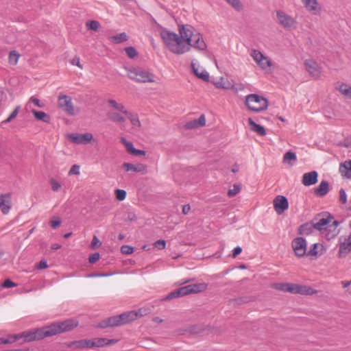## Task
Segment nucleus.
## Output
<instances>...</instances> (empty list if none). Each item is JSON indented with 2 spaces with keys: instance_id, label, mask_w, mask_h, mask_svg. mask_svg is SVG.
Segmentation results:
<instances>
[{
  "instance_id": "obj_44",
  "label": "nucleus",
  "mask_w": 351,
  "mask_h": 351,
  "mask_svg": "<svg viewBox=\"0 0 351 351\" xmlns=\"http://www.w3.org/2000/svg\"><path fill=\"white\" fill-rule=\"evenodd\" d=\"M125 50L127 56L130 58H134L137 56L136 50L135 49V48H134L132 47H127V48H125Z\"/></svg>"
},
{
  "instance_id": "obj_34",
  "label": "nucleus",
  "mask_w": 351,
  "mask_h": 351,
  "mask_svg": "<svg viewBox=\"0 0 351 351\" xmlns=\"http://www.w3.org/2000/svg\"><path fill=\"white\" fill-rule=\"evenodd\" d=\"M115 342L113 339H107L105 338H97L93 340L91 343V346H94L95 347H102L105 345H110Z\"/></svg>"
},
{
  "instance_id": "obj_59",
  "label": "nucleus",
  "mask_w": 351,
  "mask_h": 351,
  "mask_svg": "<svg viewBox=\"0 0 351 351\" xmlns=\"http://www.w3.org/2000/svg\"><path fill=\"white\" fill-rule=\"evenodd\" d=\"M242 252V248L240 246H237L232 250V256L233 258H236Z\"/></svg>"
},
{
  "instance_id": "obj_56",
  "label": "nucleus",
  "mask_w": 351,
  "mask_h": 351,
  "mask_svg": "<svg viewBox=\"0 0 351 351\" xmlns=\"http://www.w3.org/2000/svg\"><path fill=\"white\" fill-rule=\"evenodd\" d=\"M101 243L100 242L99 239L95 235L93 236L92 242H91V247L95 249L101 245Z\"/></svg>"
},
{
  "instance_id": "obj_47",
  "label": "nucleus",
  "mask_w": 351,
  "mask_h": 351,
  "mask_svg": "<svg viewBox=\"0 0 351 351\" xmlns=\"http://www.w3.org/2000/svg\"><path fill=\"white\" fill-rule=\"evenodd\" d=\"M16 341V337L10 335L7 339L0 337V344H8Z\"/></svg>"
},
{
  "instance_id": "obj_24",
  "label": "nucleus",
  "mask_w": 351,
  "mask_h": 351,
  "mask_svg": "<svg viewBox=\"0 0 351 351\" xmlns=\"http://www.w3.org/2000/svg\"><path fill=\"white\" fill-rule=\"evenodd\" d=\"M206 124V118L204 114H202L198 119L188 121L184 127L186 129H195L204 126Z\"/></svg>"
},
{
  "instance_id": "obj_19",
  "label": "nucleus",
  "mask_w": 351,
  "mask_h": 351,
  "mask_svg": "<svg viewBox=\"0 0 351 351\" xmlns=\"http://www.w3.org/2000/svg\"><path fill=\"white\" fill-rule=\"evenodd\" d=\"M12 207L11 194L3 193L0 195V210L3 215H7Z\"/></svg>"
},
{
  "instance_id": "obj_17",
  "label": "nucleus",
  "mask_w": 351,
  "mask_h": 351,
  "mask_svg": "<svg viewBox=\"0 0 351 351\" xmlns=\"http://www.w3.org/2000/svg\"><path fill=\"white\" fill-rule=\"evenodd\" d=\"M274 207L278 215H281L289 208V202L286 197L278 195L274 199Z\"/></svg>"
},
{
  "instance_id": "obj_26",
  "label": "nucleus",
  "mask_w": 351,
  "mask_h": 351,
  "mask_svg": "<svg viewBox=\"0 0 351 351\" xmlns=\"http://www.w3.org/2000/svg\"><path fill=\"white\" fill-rule=\"evenodd\" d=\"M248 124L250 127V130L254 132H256L261 136L266 135V131L263 126L256 123L252 119H248Z\"/></svg>"
},
{
  "instance_id": "obj_27",
  "label": "nucleus",
  "mask_w": 351,
  "mask_h": 351,
  "mask_svg": "<svg viewBox=\"0 0 351 351\" xmlns=\"http://www.w3.org/2000/svg\"><path fill=\"white\" fill-rule=\"evenodd\" d=\"M339 171L342 176L351 178V160L345 161L340 165Z\"/></svg>"
},
{
  "instance_id": "obj_60",
  "label": "nucleus",
  "mask_w": 351,
  "mask_h": 351,
  "mask_svg": "<svg viewBox=\"0 0 351 351\" xmlns=\"http://www.w3.org/2000/svg\"><path fill=\"white\" fill-rule=\"evenodd\" d=\"M71 63L73 65H76V66H77V67H79L80 69H82V64H81V63H80V58H78V57H75V58H74L71 60Z\"/></svg>"
},
{
  "instance_id": "obj_62",
  "label": "nucleus",
  "mask_w": 351,
  "mask_h": 351,
  "mask_svg": "<svg viewBox=\"0 0 351 351\" xmlns=\"http://www.w3.org/2000/svg\"><path fill=\"white\" fill-rule=\"evenodd\" d=\"M50 224H51V226L53 228H56L58 227H59L61 224V221L60 219H57V220H51L50 221Z\"/></svg>"
},
{
  "instance_id": "obj_37",
  "label": "nucleus",
  "mask_w": 351,
  "mask_h": 351,
  "mask_svg": "<svg viewBox=\"0 0 351 351\" xmlns=\"http://www.w3.org/2000/svg\"><path fill=\"white\" fill-rule=\"evenodd\" d=\"M234 10L241 12L243 10V5L241 0H224Z\"/></svg>"
},
{
  "instance_id": "obj_14",
  "label": "nucleus",
  "mask_w": 351,
  "mask_h": 351,
  "mask_svg": "<svg viewBox=\"0 0 351 351\" xmlns=\"http://www.w3.org/2000/svg\"><path fill=\"white\" fill-rule=\"evenodd\" d=\"M305 10L312 15L321 14L322 7L318 0H300Z\"/></svg>"
},
{
  "instance_id": "obj_8",
  "label": "nucleus",
  "mask_w": 351,
  "mask_h": 351,
  "mask_svg": "<svg viewBox=\"0 0 351 351\" xmlns=\"http://www.w3.org/2000/svg\"><path fill=\"white\" fill-rule=\"evenodd\" d=\"M276 15L278 24L283 29L291 30L295 28L297 23L295 18L281 10H276Z\"/></svg>"
},
{
  "instance_id": "obj_33",
  "label": "nucleus",
  "mask_w": 351,
  "mask_h": 351,
  "mask_svg": "<svg viewBox=\"0 0 351 351\" xmlns=\"http://www.w3.org/2000/svg\"><path fill=\"white\" fill-rule=\"evenodd\" d=\"M32 112L33 113V114L34 115V117L38 119V120H40V121H42L45 123H49L50 122V117L49 114H47V113H45V112H43V111H37L34 109H33L32 110Z\"/></svg>"
},
{
  "instance_id": "obj_50",
  "label": "nucleus",
  "mask_w": 351,
  "mask_h": 351,
  "mask_svg": "<svg viewBox=\"0 0 351 351\" xmlns=\"http://www.w3.org/2000/svg\"><path fill=\"white\" fill-rule=\"evenodd\" d=\"M319 246V245L318 243L313 244L308 252L307 254L309 256H317L318 254L317 248Z\"/></svg>"
},
{
  "instance_id": "obj_1",
  "label": "nucleus",
  "mask_w": 351,
  "mask_h": 351,
  "mask_svg": "<svg viewBox=\"0 0 351 351\" xmlns=\"http://www.w3.org/2000/svg\"><path fill=\"white\" fill-rule=\"evenodd\" d=\"M178 34L164 29L160 32L161 38L166 47L173 53L182 55L194 48L200 51L206 49L202 35L189 25H179Z\"/></svg>"
},
{
  "instance_id": "obj_58",
  "label": "nucleus",
  "mask_w": 351,
  "mask_h": 351,
  "mask_svg": "<svg viewBox=\"0 0 351 351\" xmlns=\"http://www.w3.org/2000/svg\"><path fill=\"white\" fill-rule=\"evenodd\" d=\"M48 267L47 262L45 260L40 261L36 266L38 269H43Z\"/></svg>"
},
{
  "instance_id": "obj_25",
  "label": "nucleus",
  "mask_w": 351,
  "mask_h": 351,
  "mask_svg": "<svg viewBox=\"0 0 351 351\" xmlns=\"http://www.w3.org/2000/svg\"><path fill=\"white\" fill-rule=\"evenodd\" d=\"M123 168L126 171H132L134 172H145L147 170V167L143 164L133 165L128 162H124L123 164Z\"/></svg>"
},
{
  "instance_id": "obj_48",
  "label": "nucleus",
  "mask_w": 351,
  "mask_h": 351,
  "mask_svg": "<svg viewBox=\"0 0 351 351\" xmlns=\"http://www.w3.org/2000/svg\"><path fill=\"white\" fill-rule=\"evenodd\" d=\"M121 252L123 254H131L134 252V248L132 246L125 245L121 247Z\"/></svg>"
},
{
  "instance_id": "obj_22",
  "label": "nucleus",
  "mask_w": 351,
  "mask_h": 351,
  "mask_svg": "<svg viewBox=\"0 0 351 351\" xmlns=\"http://www.w3.org/2000/svg\"><path fill=\"white\" fill-rule=\"evenodd\" d=\"M192 68L195 75L200 80L207 82L209 80L208 73L199 64L192 63Z\"/></svg>"
},
{
  "instance_id": "obj_35",
  "label": "nucleus",
  "mask_w": 351,
  "mask_h": 351,
  "mask_svg": "<svg viewBox=\"0 0 351 351\" xmlns=\"http://www.w3.org/2000/svg\"><path fill=\"white\" fill-rule=\"evenodd\" d=\"M85 27L88 30L96 32L101 28V24L97 21L90 20L86 22Z\"/></svg>"
},
{
  "instance_id": "obj_64",
  "label": "nucleus",
  "mask_w": 351,
  "mask_h": 351,
  "mask_svg": "<svg viewBox=\"0 0 351 351\" xmlns=\"http://www.w3.org/2000/svg\"><path fill=\"white\" fill-rule=\"evenodd\" d=\"M191 210V206L189 204L184 205L182 207V213L184 215H187Z\"/></svg>"
},
{
  "instance_id": "obj_39",
  "label": "nucleus",
  "mask_w": 351,
  "mask_h": 351,
  "mask_svg": "<svg viewBox=\"0 0 351 351\" xmlns=\"http://www.w3.org/2000/svg\"><path fill=\"white\" fill-rule=\"evenodd\" d=\"M108 103L112 108L122 112L123 114H124V112L128 111L125 109V107L122 104L117 103L114 99H108Z\"/></svg>"
},
{
  "instance_id": "obj_6",
  "label": "nucleus",
  "mask_w": 351,
  "mask_h": 351,
  "mask_svg": "<svg viewBox=\"0 0 351 351\" xmlns=\"http://www.w3.org/2000/svg\"><path fill=\"white\" fill-rule=\"evenodd\" d=\"M304 69L313 80H318L324 75V70L321 63L312 58H307L303 62Z\"/></svg>"
},
{
  "instance_id": "obj_7",
  "label": "nucleus",
  "mask_w": 351,
  "mask_h": 351,
  "mask_svg": "<svg viewBox=\"0 0 351 351\" xmlns=\"http://www.w3.org/2000/svg\"><path fill=\"white\" fill-rule=\"evenodd\" d=\"M245 104L249 110L258 112L267 108L268 101L257 94H251L246 97Z\"/></svg>"
},
{
  "instance_id": "obj_55",
  "label": "nucleus",
  "mask_w": 351,
  "mask_h": 351,
  "mask_svg": "<svg viewBox=\"0 0 351 351\" xmlns=\"http://www.w3.org/2000/svg\"><path fill=\"white\" fill-rule=\"evenodd\" d=\"M16 286V284L14 283V282H12L10 279L5 280L3 282V283L2 284V287H4V288H11V287H14Z\"/></svg>"
},
{
  "instance_id": "obj_4",
  "label": "nucleus",
  "mask_w": 351,
  "mask_h": 351,
  "mask_svg": "<svg viewBox=\"0 0 351 351\" xmlns=\"http://www.w3.org/2000/svg\"><path fill=\"white\" fill-rule=\"evenodd\" d=\"M78 322L73 319H66L63 322H55L50 325L46 326L49 337L57 334L70 331L77 327Z\"/></svg>"
},
{
  "instance_id": "obj_30",
  "label": "nucleus",
  "mask_w": 351,
  "mask_h": 351,
  "mask_svg": "<svg viewBox=\"0 0 351 351\" xmlns=\"http://www.w3.org/2000/svg\"><path fill=\"white\" fill-rule=\"evenodd\" d=\"M297 161L296 154L291 151L286 152L283 156V162L288 164L291 167L293 166Z\"/></svg>"
},
{
  "instance_id": "obj_51",
  "label": "nucleus",
  "mask_w": 351,
  "mask_h": 351,
  "mask_svg": "<svg viewBox=\"0 0 351 351\" xmlns=\"http://www.w3.org/2000/svg\"><path fill=\"white\" fill-rule=\"evenodd\" d=\"M345 99H351V89H338Z\"/></svg>"
},
{
  "instance_id": "obj_20",
  "label": "nucleus",
  "mask_w": 351,
  "mask_h": 351,
  "mask_svg": "<svg viewBox=\"0 0 351 351\" xmlns=\"http://www.w3.org/2000/svg\"><path fill=\"white\" fill-rule=\"evenodd\" d=\"M121 326L120 315H115L107 318L99 322L97 325L99 328H105L107 327H115Z\"/></svg>"
},
{
  "instance_id": "obj_53",
  "label": "nucleus",
  "mask_w": 351,
  "mask_h": 351,
  "mask_svg": "<svg viewBox=\"0 0 351 351\" xmlns=\"http://www.w3.org/2000/svg\"><path fill=\"white\" fill-rule=\"evenodd\" d=\"M154 245L158 250H162L165 248L166 242L165 240L160 239L156 241Z\"/></svg>"
},
{
  "instance_id": "obj_16",
  "label": "nucleus",
  "mask_w": 351,
  "mask_h": 351,
  "mask_svg": "<svg viewBox=\"0 0 351 351\" xmlns=\"http://www.w3.org/2000/svg\"><path fill=\"white\" fill-rule=\"evenodd\" d=\"M59 106L63 109L68 114L74 115L75 111L73 105L71 98L67 95H60L58 98Z\"/></svg>"
},
{
  "instance_id": "obj_28",
  "label": "nucleus",
  "mask_w": 351,
  "mask_h": 351,
  "mask_svg": "<svg viewBox=\"0 0 351 351\" xmlns=\"http://www.w3.org/2000/svg\"><path fill=\"white\" fill-rule=\"evenodd\" d=\"M329 190V184L327 181L323 180L320 182L318 187L315 189V193L319 197L325 196Z\"/></svg>"
},
{
  "instance_id": "obj_61",
  "label": "nucleus",
  "mask_w": 351,
  "mask_h": 351,
  "mask_svg": "<svg viewBox=\"0 0 351 351\" xmlns=\"http://www.w3.org/2000/svg\"><path fill=\"white\" fill-rule=\"evenodd\" d=\"M131 154L134 155V156H145V152L143 150L137 149L134 148V149H133V152Z\"/></svg>"
},
{
  "instance_id": "obj_15",
  "label": "nucleus",
  "mask_w": 351,
  "mask_h": 351,
  "mask_svg": "<svg viewBox=\"0 0 351 351\" xmlns=\"http://www.w3.org/2000/svg\"><path fill=\"white\" fill-rule=\"evenodd\" d=\"M68 138L73 143L86 145L93 140V136L89 132L84 134L71 133L68 134Z\"/></svg>"
},
{
  "instance_id": "obj_45",
  "label": "nucleus",
  "mask_w": 351,
  "mask_h": 351,
  "mask_svg": "<svg viewBox=\"0 0 351 351\" xmlns=\"http://www.w3.org/2000/svg\"><path fill=\"white\" fill-rule=\"evenodd\" d=\"M241 190V187L239 185L234 184L233 189H230L228 191V195L229 197H233L236 195Z\"/></svg>"
},
{
  "instance_id": "obj_52",
  "label": "nucleus",
  "mask_w": 351,
  "mask_h": 351,
  "mask_svg": "<svg viewBox=\"0 0 351 351\" xmlns=\"http://www.w3.org/2000/svg\"><path fill=\"white\" fill-rule=\"evenodd\" d=\"M100 258V255L98 252H95L92 254L89 258L88 261L90 263L93 264L95 263Z\"/></svg>"
},
{
  "instance_id": "obj_9",
  "label": "nucleus",
  "mask_w": 351,
  "mask_h": 351,
  "mask_svg": "<svg viewBox=\"0 0 351 351\" xmlns=\"http://www.w3.org/2000/svg\"><path fill=\"white\" fill-rule=\"evenodd\" d=\"M128 76L130 79L138 82H147L154 81V76L148 72L139 68H132L128 71Z\"/></svg>"
},
{
  "instance_id": "obj_63",
  "label": "nucleus",
  "mask_w": 351,
  "mask_h": 351,
  "mask_svg": "<svg viewBox=\"0 0 351 351\" xmlns=\"http://www.w3.org/2000/svg\"><path fill=\"white\" fill-rule=\"evenodd\" d=\"M30 100L34 105L38 107H43V104H40V101L38 99L32 97Z\"/></svg>"
},
{
  "instance_id": "obj_29",
  "label": "nucleus",
  "mask_w": 351,
  "mask_h": 351,
  "mask_svg": "<svg viewBox=\"0 0 351 351\" xmlns=\"http://www.w3.org/2000/svg\"><path fill=\"white\" fill-rule=\"evenodd\" d=\"M315 229V225L313 221L310 223H306L302 224L299 228V233L300 234L308 235L311 234L313 230Z\"/></svg>"
},
{
  "instance_id": "obj_40",
  "label": "nucleus",
  "mask_w": 351,
  "mask_h": 351,
  "mask_svg": "<svg viewBox=\"0 0 351 351\" xmlns=\"http://www.w3.org/2000/svg\"><path fill=\"white\" fill-rule=\"evenodd\" d=\"M20 106H16L14 110L12 112V113L10 114V116L4 121L1 122V124H6L10 122H11L13 119H14L19 112Z\"/></svg>"
},
{
  "instance_id": "obj_13",
  "label": "nucleus",
  "mask_w": 351,
  "mask_h": 351,
  "mask_svg": "<svg viewBox=\"0 0 351 351\" xmlns=\"http://www.w3.org/2000/svg\"><path fill=\"white\" fill-rule=\"evenodd\" d=\"M291 246L295 256H304L306 253V241L302 237H297L291 242Z\"/></svg>"
},
{
  "instance_id": "obj_3",
  "label": "nucleus",
  "mask_w": 351,
  "mask_h": 351,
  "mask_svg": "<svg viewBox=\"0 0 351 351\" xmlns=\"http://www.w3.org/2000/svg\"><path fill=\"white\" fill-rule=\"evenodd\" d=\"M250 56L256 66L265 73L270 74L273 72L274 64L269 57L258 49H252Z\"/></svg>"
},
{
  "instance_id": "obj_38",
  "label": "nucleus",
  "mask_w": 351,
  "mask_h": 351,
  "mask_svg": "<svg viewBox=\"0 0 351 351\" xmlns=\"http://www.w3.org/2000/svg\"><path fill=\"white\" fill-rule=\"evenodd\" d=\"M20 58V54L16 51H12L8 56V62L12 65H16Z\"/></svg>"
},
{
  "instance_id": "obj_32",
  "label": "nucleus",
  "mask_w": 351,
  "mask_h": 351,
  "mask_svg": "<svg viewBox=\"0 0 351 351\" xmlns=\"http://www.w3.org/2000/svg\"><path fill=\"white\" fill-rule=\"evenodd\" d=\"M108 39L112 43L119 44L128 40V36L126 33L123 32L114 36H110Z\"/></svg>"
},
{
  "instance_id": "obj_21",
  "label": "nucleus",
  "mask_w": 351,
  "mask_h": 351,
  "mask_svg": "<svg viewBox=\"0 0 351 351\" xmlns=\"http://www.w3.org/2000/svg\"><path fill=\"white\" fill-rule=\"evenodd\" d=\"M339 221L335 220L332 222V224L328 225L326 229L324 230L326 231L325 237L327 240L330 241L338 235L339 233V230L337 228V226L339 225Z\"/></svg>"
},
{
  "instance_id": "obj_12",
  "label": "nucleus",
  "mask_w": 351,
  "mask_h": 351,
  "mask_svg": "<svg viewBox=\"0 0 351 351\" xmlns=\"http://www.w3.org/2000/svg\"><path fill=\"white\" fill-rule=\"evenodd\" d=\"M146 313V309L140 308L138 311H131L120 314L121 325L127 324Z\"/></svg>"
},
{
  "instance_id": "obj_42",
  "label": "nucleus",
  "mask_w": 351,
  "mask_h": 351,
  "mask_svg": "<svg viewBox=\"0 0 351 351\" xmlns=\"http://www.w3.org/2000/svg\"><path fill=\"white\" fill-rule=\"evenodd\" d=\"M114 193H115L116 198L119 201H123L126 197V191L125 190L116 189Z\"/></svg>"
},
{
  "instance_id": "obj_2",
  "label": "nucleus",
  "mask_w": 351,
  "mask_h": 351,
  "mask_svg": "<svg viewBox=\"0 0 351 351\" xmlns=\"http://www.w3.org/2000/svg\"><path fill=\"white\" fill-rule=\"evenodd\" d=\"M206 289L207 284L204 282L188 285L170 292L163 300H169L191 293H200L205 291Z\"/></svg>"
},
{
  "instance_id": "obj_10",
  "label": "nucleus",
  "mask_w": 351,
  "mask_h": 351,
  "mask_svg": "<svg viewBox=\"0 0 351 351\" xmlns=\"http://www.w3.org/2000/svg\"><path fill=\"white\" fill-rule=\"evenodd\" d=\"M287 292L301 294L306 295H311L317 293V291L312 287L306 285H302L294 283H287Z\"/></svg>"
},
{
  "instance_id": "obj_36",
  "label": "nucleus",
  "mask_w": 351,
  "mask_h": 351,
  "mask_svg": "<svg viewBox=\"0 0 351 351\" xmlns=\"http://www.w3.org/2000/svg\"><path fill=\"white\" fill-rule=\"evenodd\" d=\"M107 117L110 121L116 123H123L125 121L123 116L114 112H108L107 113Z\"/></svg>"
},
{
  "instance_id": "obj_46",
  "label": "nucleus",
  "mask_w": 351,
  "mask_h": 351,
  "mask_svg": "<svg viewBox=\"0 0 351 351\" xmlns=\"http://www.w3.org/2000/svg\"><path fill=\"white\" fill-rule=\"evenodd\" d=\"M50 182V184L51 186V189L53 191H59L62 186L61 184L57 181L55 179L53 178H51L49 181Z\"/></svg>"
},
{
  "instance_id": "obj_41",
  "label": "nucleus",
  "mask_w": 351,
  "mask_h": 351,
  "mask_svg": "<svg viewBox=\"0 0 351 351\" xmlns=\"http://www.w3.org/2000/svg\"><path fill=\"white\" fill-rule=\"evenodd\" d=\"M121 142L125 145L126 150L130 154H132L133 149H134L133 143L130 141H127L125 138H121Z\"/></svg>"
},
{
  "instance_id": "obj_5",
  "label": "nucleus",
  "mask_w": 351,
  "mask_h": 351,
  "mask_svg": "<svg viewBox=\"0 0 351 351\" xmlns=\"http://www.w3.org/2000/svg\"><path fill=\"white\" fill-rule=\"evenodd\" d=\"M12 337H16V341L23 338L24 341L27 342L39 341L49 337L47 326L24 331L17 335H13Z\"/></svg>"
},
{
  "instance_id": "obj_54",
  "label": "nucleus",
  "mask_w": 351,
  "mask_h": 351,
  "mask_svg": "<svg viewBox=\"0 0 351 351\" xmlns=\"http://www.w3.org/2000/svg\"><path fill=\"white\" fill-rule=\"evenodd\" d=\"M80 174V166L74 165L71 167L69 171V175H79Z\"/></svg>"
},
{
  "instance_id": "obj_18",
  "label": "nucleus",
  "mask_w": 351,
  "mask_h": 351,
  "mask_svg": "<svg viewBox=\"0 0 351 351\" xmlns=\"http://www.w3.org/2000/svg\"><path fill=\"white\" fill-rule=\"evenodd\" d=\"M339 238V249L338 256L339 258L346 256L351 252V234L348 237H345L343 241Z\"/></svg>"
},
{
  "instance_id": "obj_49",
  "label": "nucleus",
  "mask_w": 351,
  "mask_h": 351,
  "mask_svg": "<svg viewBox=\"0 0 351 351\" xmlns=\"http://www.w3.org/2000/svg\"><path fill=\"white\" fill-rule=\"evenodd\" d=\"M339 201L341 204H346L347 202V195L343 189H341L339 190Z\"/></svg>"
},
{
  "instance_id": "obj_11",
  "label": "nucleus",
  "mask_w": 351,
  "mask_h": 351,
  "mask_svg": "<svg viewBox=\"0 0 351 351\" xmlns=\"http://www.w3.org/2000/svg\"><path fill=\"white\" fill-rule=\"evenodd\" d=\"M333 217L328 213L317 215L313 220L315 229L319 231H323L326 229L327 225L331 221Z\"/></svg>"
},
{
  "instance_id": "obj_23",
  "label": "nucleus",
  "mask_w": 351,
  "mask_h": 351,
  "mask_svg": "<svg viewBox=\"0 0 351 351\" xmlns=\"http://www.w3.org/2000/svg\"><path fill=\"white\" fill-rule=\"evenodd\" d=\"M317 172L315 171L306 173L302 176V184L304 186L313 185L317 182Z\"/></svg>"
},
{
  "instance_id": "obj_31",
  "label": "nucleus",
  "mask_w": 351,
  "mask_h": 351,
  "mask_svg": "<svg viewBox=\"0 0 351 351\" xmlns=\"http://www.w3.org/2000/svg\"><path fill=\"white\" fill-rule=\"evenodd\" d=\"M124 114L128 117V119L130 121L134 128H141V124L137 114H134L131 112L127 111L124 112Z\"/></svg>"
},
{
  "instance_id": "obj_57",
  "label": "nucleus",
  "mask_w": 351,
  "mask_h": 351,
  "mask_svg": "<svg viewBox=\"0 0 351 351\" xmlns=\"http://www.w3.org/2000/svg\"><path fill=\"white\" fill-rule=\"evenodd\" d=\"M92 342H93V340H84V341H79L78 343L83 347H87V348L95 347L94 346H91Z\"/></svg>"
},
{
  "instance_id": "obj_43",
  "label": "nucleus",
  "mask_w": 351,
  "mask_h": 351,
  "mask_svg": "<svg viewBox=\"0 0 351 351\" xmlns=\"http://www.w3.org/2000/svg\"><path fill=\"white\" fill-rule=\"evenodd\" d=\"M271 287L276 290L287 292V283H274L271 285Z\"/></svg>"
}]
</instances>
